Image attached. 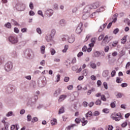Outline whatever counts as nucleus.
Returning a JSON list of instances; mask_svg holds the SVG:
<instances>
[{"instance_id":"f257e3e1","label":"nucleus","mask_w":130,"mask_h":130,"mask_svg":"<svg viewBox=\"0 0 130 130\" xmlns=\"http://www.w3.org/2000/svg\"><path fill=\"white\" fill-rule=\"evenodd\" d=\"M122 117V116L120 113H114L111 115V118L113 120H115V121H119V120L121 119Z\"/></svg>"},{"instance_id":"f03ea898","label":"nucleus","mask_w":130,"mask_h":130,"mask_svg":"<svg viewBox=\"0 0 130 130\" xmlns=\"http://www.w3.org/2000/svg\"><path fill=\"white\" fill-rule=\"evenodd\" d=\"M32 52L31 50H26L24 53V54L26 57V58H28V59H32L34 56L32 54Z\"/></svg>"},{"instance_id":"7ed1b4c3","label":"nucleus","mask_w":130,"mask_h":130,"mask_svg":"<svg viewBox=\"0 0 130 130\" xmlns=\"http://www.w3.org/2000/svg\"><path fill=\"white\" fill-rule=\"evenodd\" d=\"M5 70L6 72H11L13 70V63L8 62L5 64Z\"/></svg>"},{"instance_id":"20e7f679","label":"nucleus","mask_w":130,"mask_h":130,"mask_svg":"<svg viewBox=\"0 0 130 130\" xmlns=\"http://www.w3.org/2000/svg\"><path fill=\"white\" fill-rule=\"evenodd\" d=\"M9 41L12 44H17L18 43V37L17 36H10L9 38Z\"/></svg>"},{"instance_id":"39448f33","label":"nucleus","mask_w":130,"mask_h":130,"mask_svg":"<svg viewBox=\"0 0 130 130\" xmlns=\"http://www.w3.org/2000/svg\"><path fill=\"white\" fill-rule=\"evenodd\" d=\"M104 55H105V53L104 52L100 53V52L96 51L93 53L94 57H101V56H104Z\"/></svg>"},{"instance_id":"423d86ee","label":"nucleus","mask_w":130,"mask_h":130,"mask_svg":"<svg viewBox=\"0 0 130 130\" xmlns=\"http://www.w3.org/2000/svg\"><path fill=\"white\" fill-rule=\"evenodd\" d=\"M82 27H83V23H79L76 29V33H77V34H80V33H82Z\"/></svg>"},{"instance_id":"0eeeda50","label":"nucleus","mask_w":130,"mask_h":130,"mask_svg":"<svg viewBox=\"0 0 130 130\" xmlns=\"http://www.w3.org/2000/svg\"><path fill=\"white\" fill-rule=\"evenodd\" d=\"M45 14L48 16V17H51L53 15V10L52 9H47L45 11Z\"/></svg>"},{"instance_id":"6e6552de","label":"nucleus","mask_w":130,"mask_h":130,"mask_svg":"<svg viewBox=\"0 0 130 130\" xmlns=\"http://www.w3.org/2000/svg\"><path fill=\"white\" fill-rule=\"evenodd\" d=\"M58 24L61 27H66L67 25V21L64 19H62L59 20Z\"/></svg>"},{"instance_id":"1a4fd4ad","label":"nucleus","mask_w":130,"mask_h":130,"mask_svg":"<svg viewBox=\"0 0 130 130\" xmlns=\"http://www.w3.org/2000/svg\"><path fill=\"white\" fill-rule=\"evenodd\" d=\"M112 39V37L111 36L108 37V36H106L104 38V40L106 42V43H108L109 41H110V40H111Z\"/></svg>"},{"instance_id":"9d476101","label":"nucleus","mask_w":130,"mask_h":130,"mask_svg":"<svg viewBox=\"0 0 130 130\" xmlns=\"http://www.w3.org/2000/svg\"><path fill=\"white\" fill-rule=\"evenodd\" d=\"M68 40L69 43H74L75 42V37L73 36L68 37Z\"/></svg>"},{"instance_id":"9b49d317","label":"nucleus","mask_w":130,"mask_h":130,"mask_svg":"<svg viewBox=\"0 0 130 130\" xmlns=\"http://www.w3.org/2000/svg\"><path fill=\"white\" fill-rule=\"evenodd\" d=\"M91 6L88 5L86 6L83 10L84 13H88V12H90L91 11Z\"/></svg>"},{"instance_id":"f8f14e48","label":"nucleus","mask_w":130,"mask_h":130,"mask_svg":"<svg viewBox=\"0 0 130 130\" xmlns=\"http://www.w3.org/2000/svg\"><path fill=\"white\" fill-rule=\"evenodd\" d=\"M53 37H51V35H47L45 37V40L47 42H50L52 40Z\"/></svg>"},{"instance_id":"ddd939ff","label":"nucleus","mask_w":130,"mask_h":130,"mask_svg":"<svg viewBox=\"0 0 130 130\" xmlns=\"http://www.w3.org/2000/svg\"><path fill=\"white\" fill-rule=\"evenodd\" d=\"M66 98H67L66 95L62 94V95H60L59 96V100H58L59 102H62V101H63V100H64V99H66Z\"/></svg>"},{"instance_id":"4468645a","label":"nucleus","mask_w":130,"mask_h":130,"mask_svg":"<svg viewBox=\"0 0 130 130\" xmlns=\"http://www.w3.org/2000/svg\"><path fill=\"white\" fill-rule=\"evenodd\" d=\"M89 66L91 69H95L97 68V65L96 63H94L93 61H91L89 63Z\"/></svg>"},{"instance_id":"2eb2a0df","label":"nucleus","mask_w":130,"mask_h":130,"mask_svg":"<svg viewBox=\"0 0 130 130\" xmlns=\"http://www.w3.org/2000/svg\"><path fill=\"white\" fill-rule=\"evenodd\" d=\"M56 33V30L54 29H52L51 30L50 35L51 36V37H54V35H55Z\"/></svg>"},{"instance_id":"dca6fc26","label":"nucleus","mask_w":130,"mask_h":130,"mask_svg":"<svg viewBox=\"0 0 130 130\" xmlns=\"http://www.w3.org/2000/svg\"><path fill=\"white\" fill-rule=\"evenodd\" d=\"M6 116L7 117H10V116H15V114L12 111H10L6 114Z\"/></svg>"},{"instance_id":"f3484780","label":"nucleus","mask_w":130,"mask_h":130,"mask_svg":"<svg viewBox=\"0 0 130 130\" xmlns=\"http://www.w3.org/2000/svg\"><path fill=\"white\" fill-rule=\"evenodd\" d=\"M60 81V75L57 74L56 76L55 77V83H58Z\"/></svg>"},{"instance_id":"a211bd4d","label":"nucleus","mask_w":130,"mask_h":130,"mask_svg":"<svg viewBox=\"0 0 130 130\" xmlns=\"http://www.w3.org/2000/svg\"><path fill=\"white\" fill-rule=\"evenodd\" d=\"M108 70H105L103 72V76L105 78H106V77H108Z\"/></svg>"},{"instance_id":"6ab92c4d","label":"nucleus","mask_w":130,"mask_h":130,"mask_svg":"<svg viewBox=\"0 0 130 130\" xmlns=\"http://www.w3.org/2000/svg\"><path fill=\"white\" fill-rule=\"evenodd\" d=\"M57 123V121L56 120V119L53 118L52 120H51V124L52 125H54Z\"/></svg>"},{"instance_id":"aec40b11","label":"nucleus","mask_w":130,"mask_h":130,"mask_svg":"<svg viewBox=\"0 0 130 130\" xmlns=\"http://www.w3.org/2000/svg\"><path fill=\"white\" fill-rule=\"evenodd\" d=\"M75 126H78V125L76 124H72L71 125H69L67 127V129L68 130H71V128H74V127H75Z\"/></svg>"},{"instance_id":"412c9836","label":"nucleus","mask_w":130,"mask_h":130,"mask_svg":"<svg viewBox=\"0 0 130 130\" xmlns=\"http://www.w3.org/2000/svg\"><path fill=\"white\" fill-rule=\"evenodd\" d=\"M41 52L42 54H44L45 52V46L43 45L41 47Z\"/></svg>"},{"instance_id":"4be33fe9","label":"nucleus","mask_w":130,"mask_h":130,"mask_svg":"<svg viewBox=\"0 0 130 130\" xmlns=\"http://www.w3.org/2000/svg\"><path fill=\"white\" fill-rule=\"evenodd\" d=\"M68 49H69V45H65L64 47V49L62 50V52L63 53H66L67 51H68Z\"/></svg>"},{"instance_id":"5701e85b","label":"nucleus","mask_w":130,"mask_h":130,"mask_svg":"<svg viewBox=\"0 0 130 130\" xmlns=\"http://www.w3.org/2000/svg\"><path fill=\"white\" fill-rule=\"evenodd\" d=\"M91 9H97L99 7V5L97 4H93L90 6Z\"/></svg>"},{"instance_id":"b1692460","label":"nucleus","mask_w":130,"mask_h":130,"mask_svg":"<svg viewBox=\"0 0 130 130\" xmlns=\"http://www.w3.org/2000/svg\"><path fill=\"white\" fill-rule=\"evenodd\" d=\"M64 112V108L61 107L59 109L58 114H61V113H63Z\"/></svg>"},{"instance_id":"393cba45","label":"nucleus","mask_w":130,"mask_h":130,"mask_svg":"<svg viewBox=\"0 0 130 130\" xmlns=\"http://www.w3.org/2000/svg\"><path fill=\"white\" fill-rule=\"evenodd\" d=\"M68 38H69V36H67V35L63 36L61 37V40H62V41L64 42V41L68 40Z\"/></svg>"},{"instance_id":"a878e982","label":"nucleus","mask_w":130,"mask_h":130,"mask_svg":"<svg viewBox=\"0 0 130 130\" xmlns=\"http://www.w3.org/2000/svg\"><path fill=\"white\" fill-rule=\"evenodd\" d=\"M82 120H83V121L82 123V126H85V125H86L87 123H88V121L85 120V118H83Z\"/></svg>"},{"instance_id":"bb28decb","label":"nucleus","mask_w":130,"mask_h":130,"mask_svg":"<svg viewBox=\"0 0 130 130\" xmlns=\"http://www.w3.org/2000/svg\"><path fill=\"white\" fill-rule=\"evenodd\" d=\"M107 25V24H104L103 25V28H102V26L100 27V29H99V32H102L104 30V29L106 27V25Z\"/></svg>"},{"instance_id":"cd10ccee","label":"nucleus","mask_w":130,"mask_h":130,"mask_svg":"<svg viewBox=\"0 0 130 130\" xmlns=\"http://www.w3.org/2000/svg\"><path fill=\"white\" fill-rule=\"evenodd\" d=\"M125 55V51L122 50L120 52V54H119L120 57H122V56H123V55Z\"/></svg>"},{"instance_id":"c85d7f7f","label":"nucleus","mask_w":130,"mask_h":130,"mask_svg":"<svg viewBox=\"0 0 130 130\" xmlns=\"http://www.w3.org/2000/svg\"><path fill=\"white\" fill-rule=\"evenodd\" d=\"M92 112L91 111H89L86 114V117H91L92 116Z\"/></svg>"},{"instance_id":"c756f323","label":"nucleus","mask_w":130,"mask_h":130,"mask_svg":"<svg viewBox=\"0 0 130 130\" xmlns=\"http://www.w3.org/2000/svg\"><path fill=\"white\" fill-rule=\"evenodd\" d=\"M50 52H51V54L52 55H54L55 54L56 51L53 48H51L50 49Z\"/></svg>"},{"instance_id":"7c9ffc66","label":"nucleus","mask_w":130,"mask_h":130,"mask_svg":"<svg viewBox=\"0 0 130 130\" xmlns=\"http://www.w3.org/2000/svg\"><path fill=\"white\" fill-rule=\"evenodd\" d=\"M11 130H18V126H17V125H12L11 126Z\"/></svg>"},{"instance_id":"2f4dec72","label":"nucleus","mask_w":130,"mask_h":130,"mask_svg":"<svg viewBox=\"0 0 130 130\" xmlns=\"http://www.w3.org/2000/svg\"><path fill=\"white\" fill-rule=\"evenodd\" d=\"M5 27H6V28H11L12 25H11V23L10 22H8L7 23L5 24Z\"/></svg>"},{"instance_id":"473e14b6","label":"nucleus","mask_w":130,"mask_h":130,"mask_svg":"<svg viewBox=\"0 0 130 130\" xmlns=\"http://www.w3.org/2000/svg\"><path fill=\"white\" fill-rule=\"evenodd\" d=\"M36 31H37V33H38V34H39L40 35H41L42 33V31L41 30V28H37L36 29Z\"/></svg>"},{"instance_id":"72a5a7b5","label":"nucleus","mask_w":130,"mask_h":130,"mask_svg":"<svg viewBox=\"0 0 130 130\" xmlns=\"http://www.w3.org/2000/svg\"><path fill=\"white\" fill-rule=\"evenodd\" d=\"M108 44V43H106L105 40H104V39H103V40L102 41V42L101 43V45L102 46H105V45H106V44Z\"/></svg>"},{"instance_id":"f704fd0d","label":"nucleus","mask_w":130,"mask_h":130,"mask_svg":"<svg viewBox=\"0 0 130 130\" xmlns=\"http://www.w3.org/2000/svg\"><path fill=\"white\" fill-rule=\"evenodd\" d=\"M38 15H39L40 16H41V17H44V15H43V12H42V11L41 10H39L38 11Z\"/></svg>"},{"instance_id":"c9c22d12","label":"nucleus","mask_w":130,"mask_h":130,"mask_svg":"<svg viewBox=\"0 0 130 130\" xmlns=\"http://www.w3.org/2000/svg\"><path fill=\"white\" fill-rule=\"evenodd\" d=\"M126 42V37H123L122 38V41H121V43L123 44H124Z\"/></svg>"},{"instance_id":"e433bc0d","label":"nucleus","mask_w":130,"mask_h":130,"mask_svg":"<svg viewBox=\"0 0 130 130\" xmlns=\"http://www.w3.org/2000/svg\"><path fill=\"white\" fill-rule=\"evenodd\" d=\"M100 115V113L98 111H96L93 113L94 116H98Z\"/></svg>"},{"instance_id":"4c0bfd02","label":"nucleus","mask_w":130,"mask_h":130,"mask_svg":"<svg viewBox=\"0 0 130 130\" xmlns=\"http://www.w3.org/2000/svg\"><path fill=\"white\" fill-rule=\"evenodd\" d=\"M101 103H102L101 100H97L95 103L96 105H101Z\"/></svg>"},{"instance_id":"58836bf2","label":"nucleus","mask_w":130,"mask_h":130,"mask_svg":"<svg viewBox=\"0 0 130 130\" xmlns=\"http://www.w3.org/2000/svg\"><path fill=\"white\" fill-rule=\"evenodd\" d=\"M117 14H115V15H114V18H113V22L114 23H115L116 21H117Z\"/></svg>"},{"instance_id":"ea45409f","label":"nucleus","mask_w":130,"mask_h":130,"mask_svg":"<svg viewBox=\"0 0 130 130\" xmlns=\"http://www.w3.org/2000/svg\"><path fill=\"white\" fill-rule=\"evenodd\" d=\"M104 38V35H101L99 37V38H98V40L99 41H101V40L102 39H103V38Z\"/></svg>"},{"instance_id":"a19ab883","label":"nucleus","mask_w":130,"mask_h":130,"mask_svg":"<svg viewBox=\"0 0 130 130\" xmlns=\"http://www.w3.org/2000/svg\"><path fill=\"white\" fill-rule=\"evenodd\" d=\"M25 8H26V6L25 5L20 6V11H24V10H25Z\"/></svg>"},{"instance_id":"79ce46f5","label":"nucleus","mask_w":130,"mask_h":130,"mask_svg":"<svg viewBox=\"0 0 130 130\" xmlns=\"http://www.w3.org/2000/svg\"><path fill=\"white\" fill-rule=\"evenodd\" d=\"M29 16H35V12L31 10L29 12Z\"/></svg>"},{"instance_id":"37998d69","label":"nucleus","mask_w":130,"mask_h":130,"mask_svg":"<svg viewBox=\"0 0 130 130\" xmlns=\"http://www.w3.org/2000/svg\"><path fill=\"white\" fill-rule=\"evenodd\" d=\"M27 121H31V120L32 119V117L31 116V115H28L27 116Z\"/></svg>"},{"instance_id":"c03bdc74","label":"nucleus","mask_w":130,"mask_h":130,"mask_svg":"<svg viewBox=\"0 0 130 130\" xmlns=\"http://www.w3.org/2000/svg\"><path fill=\"white\" fill-rule=\"evenodd\" d=\"M12 23L15 26H20V24L18 23V22L15 20H12Z\"/></svg>"},{"instance_id":"a18cd8bd","label":"nucleus","mask_w":130,"mask_h":130,"mask_svg":"<svg viewBox=\"0 0 130 130\" xmlns=\"http://www.w3.org/2000/svg\"><path fill=\"white\" fill-rule=\"evenodd\" d=\"M103 112H104V113H109V110L108 109H104L103 110Z\"/></svg>"},{"instance_id":"49530a36","label":"nucleus","mask_w":130,"mask_h":130,"mask_svg":"<svg viewBox=\"0 0 130 130\" xmlns=\"http://www.w3.org/2000/svg\"><path fill=\"white\" fill-rule=\"evenodd\" d=\"M82 19H83V20H86V19H88V14H85L83 15V16H82Z\"/></svg>"},{"instance_id":"de8ad7c7","label":"nucleus","mask_w":130,"mask_h":130,"mask_svg":"<svg viewBox=\"0 0 130 130\" xmlns=\"http://www.w3.org/2000/svg\"><path fill=\"white\" fill-rule=\"evenodd\" d=\"M126 125H127V122H124L121 124L122 127H125V126H126Z\"/></svg>"},{"instance_id":"09e8293b","label":"nucleus","mask_w":130,"mask_h":130,"mask_svg":"<svg viewBox=\"0 0 130 130\" xmlns=\"http://www.w3.org/2000/svg\"><path fill=\"white\" fill-rule=\"evenodd\" d=\"M116 97L117 98H121V97H122V93H117V94L116 95Z\"/></svg>"},{"instance_id":"8fccbe9b","label":"nucleus","mask_w":130,"mask_h":130,"mask_svg":"<svg viewBox=\"0 0 130 130\" xmlns=\"http://www.w3.org/2000/svg\"><path fill=\"white\" fill-rule=\"evenodd\" d=\"M103 85H104V88H106V90H107V89H108V86L107 85V83L104 82Z\"/></svg>"},{"instance_id":"3c124183","label":"nucleus","mask_w":130,"mask_h":130,"mask_svg":"<svg viewBox=\"0 0 130 130\" xmlns=\"http://www.w3.org/2000/svg\"><path fill=\"white\" fill-rule=\"evenodd\" d=\"M90 79L92 81H96V76L92 75L90 76Z\"/></svg>"},{"instance_id":"603ef678","label":"nucleus","mask_w":130,"mask_h":130,"mask_svg":"<svg viewBox=\"0 0 130 130\" xmlns=\"http://www.w3.org/2000/svg\"><path fill=\"white\" fill-rule=\"evenodd\" d=\"M21 31L22 33H26L27 32V28H21Z\"/></svg>"},{"instance_id":"864d4df0","label":"nucleus","mask_w":130,"mask_h":130,"mask_svg":"<svg viewBox=\"0 0 130 130\" xmlns=\"http://www.w3.org/2000/svg\"><path fill=\"white\" fill-rule=\"evenodd\" d=\"M105 52H107L108 51H109V46H106L105 47Z\"/></svg>"},{"instance_id":"5fc2aeb1","label":"nucleus","mask_w":130,"mask_h":130,"mask_svg":"<svg viewBox=\"0 0 130 130\" xmlns=\"http://www.w3.org/2000/svg\"><path fill=\"white\" fill-rule=\"evenodd\" d=\"M45 60H42L41 62H40V64L41 66H43V67H44V66H45Z\"/></svg>"},{"instance_id":"6e6d98bb","label":"nucleus","mask_w":130,"mask_h":130,"mask_svg":"<svg viewBox=\"0 0 130 130\" xmlns=\"http://www.w3.org/2000/svg\"><path fill=\"white\" fill-rule=\"evenodd\" d=\"M102 84V82L100 80H98L97 81L98 87H100V86H101Z\"/></svg>"},{"instance_id":"4d7b16f0","label":"nucleus","mask_w":130,"mask_h":130,"mask_svg":"<svg viewBox=\"0 0 130 130\" xmlns=\"http://www.w3.org/2000/svg\"><path fill=\"white\" fill-rule=\"evenodd\" d=\"M115 74H116V72H115V70H113L111 74V77H114L115 76Z\"/></svg>"},{"instance_id":"13d9d810","label":"nucleus","mask_w":130,"mask_h":130,"mask_svg":"<svg viewBox=\"0 0 130 130\" xmlns=\"http://www.w3.org/2000/svg\"><path fill=\"white\" fill-rule=\"evenodd\" d=\"M101 99L103 101H106V98H105V95L103 94L101 95Z\"/></svg>"},{"instance_id":"bf43d9fd","label":"nucleus","mask_w":130,"mask_h":130,"mask_svg":"<svg viewBox=\"0 0 130 130\" xmlns=\"http://www.w3.org/2000/svg\"><path fill=\"white\" fill-rule=\"evenodd\" d=\"M121 87L122 88H124L125 87H127V84L126 83H124L121 84Z\"/></svg>"},{"instance_id":"052dcab7","label":"nucleus","mask_w":130,"mask_h":130,"mask_svg":"<svg viewBox=\"0 0 130 130\" xmlns=\"http://www.w3.org/2000/svg\"><path fill=\"white\" fill-rule=\"evenodd\" d=\"M91 43H93L94 44H95V42H96V38H93L91 39Z\"/></svg>"},{"instance_id":"680f3d73","label":"nucleus","mask_w":130,"mask_h":130,"mask_svg":"<svg viewBox=\"0 0 130 130\" xmlns=\"http://www.w3.org/2000/svg\"><path fill=\"white\" fill-rule=\"evenodd\" d=\"M108 130H112V129H113V126L109 125L108 126Z\"/></svg>"},{"instance_id":"e2e57ef3","label":"nucleus","mask_w":130,"mask_h":130,"mask_svg":"<svg viewBox=\"0 0 130 130\" xmlns=\"http://www.w3.org/2000/svg\"><path fill=\"white\" fill-rule=\"evenodd\" d=\"M73 85H69L68 86H67L68 90H73Z\"/></svg>"},{"instance_id":"0e129e2a","label":"nucleus","mask_w":130,"mask_h":130,"mask_svg":"<svg viewBox=\"0 0 130 130\" xmlns=\"http://www.w3.org/2000/svg\"><path fill=\"white\" fill-rule=\"evenodd\" d=\"M116 82L118 84H119V83H121V80L120 79V78L117 77V79H116Z\"/></svg>"},{"instance_id":"69168bd1","label":"nucleus","mask_w":130,"mask_h":130,"mask_svg":"<svg viewBox=\"0 0 130 130\" xmlns=\"http://www.w3.org/2000/svg\"><path fill=\"white\" fill-rule=\"evenodd\" d=\"M25 113V110L24 109H22L20 111V114L21 115H23Z\"/></svg>"},{"instance_id":"338daca9","label":"nucleus","mask_w":130,"mask_h":130,"mask_svg":"<svg viewBox=\"0 0 130 130\" xmlns=\"http://www.w3.org/2000/svg\"><path fill=\"white\" fill-rule=\"evenodd\" d=\"M90 37H91L90 35H87L86 36V38H85V41H88V40L89 38H90Z\"/></svg>"},{"instance_id":"774afa93","label":"nucleus","mask_w":130,"mask_h":130,"mask_svg":"<svg viewBox=\"0 0 130 130\" xmlns=\"http://www.w3.org/2000/svg\"><path fill=\"white\" fill-rule=\"evenodd\" d=\"M14 32H15V33H19V28H18L17 27H15L14 28Z\"/></svg>"}]
</instances>
